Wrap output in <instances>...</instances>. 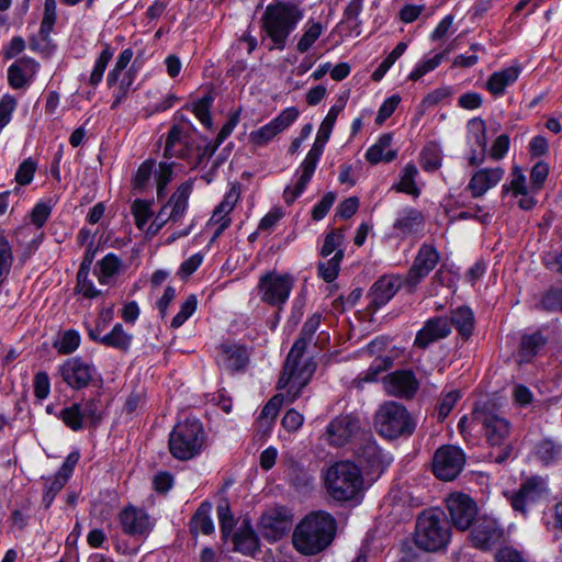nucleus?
Segmentation results:
<instances>
[{
	"label": "nucleus",
	"instance_id": "56",
	"mask_svg": "<svg viewBox=\"0 0 562 562\" xmlns=\"http://www.w3.org/2000/svg\"><path fill=\"white\" fill-rule=\"evenodd\" d=\"M504 191L512 190L515 195H526L527 194V186H526V177L524 171L518 166H515L512 170V180L509 184L503 186Z\"/></svg>",
	"mask_w": 562,
	"mask_h": 562
},
{
	"label": "nucleus",
	"instance_id": "45",
	"mask_svg": "<svg viewBox=\"0 0 562 562\" xmlns=\"http://www.w3.org/2000/svg\"><path fill=\"white\" fill-rule=\"evenodd\" d=\"M344 250L339 249L333 258L318 263V274L325 282H333L337 278Z\"/></svg>",
	"mask_w": 562,
	"mask_h": 562
},
{
	"label": "nucleus",
	"instance_id": "23",
	"mask_svg": "<svg viewBox=\"0 0 562 562\" xmlns=\"http://www.w3.org/2000/svg\"><path fill=\"white\" fill-rule=\"evenodd\" d=\"M193 184L191 181L182 182L177 190L172 193L169 200L161 206L168 218L172 223L181 221L184 216L188 206L189 199L192 193Z\"/></svg>",
	"mask_w": 562,
	"mask_h": 562
},
{
	"label": "nucleus",
	"instance_id": "8",
	"mask_svg": "<svg viewBox=\"0 0 562 562\" xmlns=\"http://www.w3.org/2000/svg\"><path fill=\"white\" fill-rule=\"evenodd\" d=\"M378 432L389 439L409 436L415 429V423L406 408L396 402H386L375 414Z\"/></svg>",
	"mask_w": 562,
	"mask_h": 562
},
{
	"label": "nucleus",
	"instance_id": "22",
	"mask_svg": "<svg viewBox=\"0 0 562 562\" xmlns=\"http://www.w3.org/2000/svg\"><path fill=\"white\" fill-rule=\"evenodd\" d=\"M120 522L123 531L131 536L147 535L153 527L148 514L133 506L125 507L120 513Z\"/></svg>",
	"mask_w": 562,
	"mask_h": 562
},
{
	"label": "nucleus",
	"instance_id": "60",
	"mask_svg": "<svg viewBox=\"0 0 562 562\" xmlns=\"http://www.w3.org/2000/svg\"><path fill=\"white\" fill-rule=\"evenodd\" d=\"M16 104V99L8 93L0 99V130L4 128L10 123Z\"/></svg>",
	"mask_w": 562,
	"mask_h": 562
},
{
	"label": "nucleus",
	"instance_id": "39",
	"mask_svg": "<svg viewBox=\"0 0 562 562\" xmlns=\"http://www.w3.org/2000/svg\"><path fill=\"white\" fill-rule=\"evenodd\" d=\"M121 268V259L114 254H108L98 262V270L95 271V274L99 282L102 284H109L120 272Z\"/></svg>",
	"mask_w": 562,
	"mask_h": 562
},
{
	"label": "nucleus",
	"instance_id": "14",
	"mask_svg": "<svg viewBox=\"0 0 562 562\" xmlns=\"http://www.w3.org/2000/svg\"><path fill=\"white\" fill-rule=\"evenodd\" d=\"M471 526L470 541L473 547L480 550L488 551L504 539L503 528L497 520L492 517H479Z\"/></svg>",
	"mask_w": 562,
	"mask_h": 562
},
{
	"label": "nucleus",
	"instance_id": "13",
	"mask_svg": "<svg viewBox=\"0 0 562 562\" xmlns=\"http://www.w3.org/2000/svg\"><path fill=\"white\" fill-rule=\"evenodd\" d=\"M547 494L546 482L540 477L528 479L519 490L508 493L507 498L517 513L527 517L529 508Z\"/></svg>",
	"mask_w": 562,
	"mask_h": 562
},
{
	"label": "nucleus",
	"instance_id": "3",
	"mask_svg": "<svg viewBox=\"0 0 562 562\" xmlns=\"http://www.w3.org/2000/svg\"><path fill=\"white\" fill-rule=\"evenodd\" d=\"M303 19V11L295 3L277 2L267 5L262 18V30L274 48L284 49L289 35Z\"/></svg>",
	"mask_w": 562,
	"mask_h": 562
},
{
	"label": "nucleus",
	"instance_id": "12",
	"mask_svg": "<svg viewBox=\"0 0 562 562\" xmlns=\"http://www.w3.org/2000/svg\"><path fill=\"white\" fill-rule=\"evenodd\" d=\"M465 463L464 452L456 446H442L434 454L432 471L441 481H452L462 471Z\"/></svg>",
	"mask_w": 562,
	"mask_h": 562
},
{
	"label": "nucleus",
	"instance_id": "62",
	"mask_svg": "<svg viewBox=\"0 0 562 562\" xmlns=\"http://www.w3.org/2000/svg\"><path fill=\"white\" fill-rule=\"evenodd\" d=\"M155 161L147 159L138 167L133 184L135 189L143 190L151 178Z\"/></svg>",
	"mask_w": 562,
	"mask_h": 562
},
{
	"label": "nucleus",
	"instance_id": "36",
	"mask_svg": "<svg viewBox=\"0 0 562 562\" xmlns=\"http://www.w3.org/2000/svg\"><path fill=\"white\" fill-rule=\"evenodd\" d=\"M70 477V468L68 465L60 467L55 475L48 477L45 482V492L43 502L46 507H49L57 493L65 486Z\"/></svg>",
	"mask_w": 562,
	"mask_h": 562
},
{
	"label": "nucleus",
	"instance_id": "17",
	"mask_svg": "<svg viewBox=\"0 0 562 562\" xmlns=\"http://www.w3.org/2000/svg\"><path fill=\"white\" fill-rule=\"evenodd\" d=\"M451 334V322L445 316L428 318L416 333L413 346L426 350L430 345L447 338Z\"/></svg>",
	"mask_w": 562,
	"mask_h": 562
},
{
	"label": "nucleus",
	"instance_id": "24",
	"mask_svg": "<svg viewBox=\"0 0 562 562\" xmlns=\"http://www.w3.org/2000/svg\"><path fill=\"white\" fill-rule=\"evenodd\" d=\"M384 386L390 395L409 398L416 393L418 382L413 372L396 371L386 376Z\"/></svg>",
	"mask_w": 562,
	"mask_h": 562
},
{
	"label": "nucleus",
	"instance_id": "10",
	"mask_svg": "<svg viewBox=\"0 0 562 562\" xmlns=\"http://www.w3.org/2000/svg\"><path fill=\"white\" fill-rule=\"evenodd\" d=\"M294 279L290 274L269 272L261 276L258 282V294L261 301L270 305H283L292 291Z\"/></svg>",
	"mask_w": 562,
	"mask_h": 562
},
{
	"label": "nucleus",
	"instance_id": "46",
	"mask_svg": "<svg viewBox=\"0 0 562 562\" xmlns=\"http://www.w3.org/2000/svg\"><path fill=\"white\" fill-rule=\"evenodd\" d=\"M357 457L368 465L380 462L381 450L376 442L370 438L366 439L356 450Z\"/></svg>",
	"mask_w": 562,
	"mask_h": 562
},
{
	"label": "nucleus",
	"instance_id": "40",
	"mask_svg": "<svg viewBox=\"0 0 562 562\" xmlns=\"http://www.w3.org/2000/svg\"><path fill=\"white\" fill-rule=\"evenodd\" d=\"M211 506L202 504L193 515L190 521V531L192 533L211 535L214 531V524L210 516Z\"/></svg>",
	"mask_w": 562,
	"mask_h": 562
},
{
	"label": "nucleus",
	"instance_id": "48",
	"mask_svg": "<svg viewBox=\"0 0 562 562\" xmlns=\"http://www.w3.org/2000/svg\"><path fill=\"white\" fill-rule=\"evenodd\" d=\"M132 214L135 218L137 228L143 229L148 220L153 216L151 203L145 200L137 199L131 206Z\"/></svg>",
	"mask_w": 562,
	"mask_h": 562
},
{
	"label": "nucleus",
	"instance_id": "63",
	"mask_svg": "<svg viewBox=\"0 0 562 562\" xmlns=\"http://www.w3.org/2000/svg\"><path fill=\"white\" fill-rule=\"evenodd\" d=\"M80 344V336L76 330H67L61 336L59 342L56 344V348L60 353L68 355L74 352Z\"/></svg>",
	"mask_w": 562,
	"mask_h": 562
},
{
	"label": "nucleus",
	"instance_id": "32",
	"mask_svg": "<svg viewBox=\"0 0 562 562\" xmlns=\"http://www.w3.org/2000/svg\"><path fill=\"white\" fill-rule=\"evenodd\" d=\"M424 221V216L418 210L409 207L398 214L393 227L402 235H408L422 229Z\"/></svg>",
	"mask_w": 562,
	"mask_h": 562
},
{
	"label": "nucleus",
	"instance_id": "44",
	"mask_svg": "<svg viewBox=\"0 0 562 562\" xmlns=\"http://www.w3.org/2000/svg\"><path fill=\"white\" fill-rule=\"evenodd\" d=\"M417 173L418 170L414 165H406L403 169L400 182L394 186L396 191L417 196L419 194V190L415 184Z\"/></svg>",
	"mask_w": 562,
	"mask_h": 562
},
{
	"label": "nucleus",
	"instance_id": "37",
	"mask_svg": "<svg viewBox=\"0 0 562 562\" xmlns=\"http://www.w3.org/2000/svg\"><path fill=\"white\" fill-rule=\"evenodd\" d=\"M547 344V339L540 333L524 335L518 352L519 362H529Z\"/></svg>",
	"mask_w": 562,
	"mask_h": 562
},
{
	"label": "nucleus",
	"instance_id": "61",
	"mask_svg": "<svg viewBox=\"0 0 562 562\" xmlns=\"http://www.w3.org/2000/svg\"><path fill=\"white\" fill-rule=\"evenodd\" d=\"M217 516L221 526V532L224 539L232 533L233 528L235 526L234 517L231 513L229 506L227 504H221L217 506Z\"/></svg>",
	"mask_w": 562,
	"mask_h": 562
},
{
	"label": "nucleus",
	"instance_id": "29",
	"mask_svg": "<svg viewBox=\"0 0 562 562\" xmlns=\"http://www.w3.org/2000/svg\"><path fill=\"white\" fill-rule=\"evenodd\" d=\"M218 362L228 371H239L248 363V352L240 346L223 345L218 355Z\"/></svg>",
	"mask_w": 562,
	"mask_h": 562
},
{
	"label": "nucleus",
	"instance_id": "57",
	"mask_svg": "<svg viewBox=\"0 0 562 562\" xmlns=\"http://www.w3.org/2000/svg\"><path fill=\"white\" fill-rule=\"evenodd\" d=\"M12 249L11 246L3 235V233L0 232V277L5 279L11 265H12Z\"/></svg>",
	"mask_w": 562,
	"mask_h": 562
},
{
	"label": "nucleus",
	"instance_id": "27",
	"mask_svg": "<svg viewBox=\"0 0 562 562\" xmlns=\"http://www.w3.org/2000/svg\"><path fill=\"white\" fill-rule=\"evenodd\" d=\"M261 525L266 537L278 540L290 529L288 512L284 508L270 509L262 516Z\"/></svg>",
	"mask_w": 562,
	"mask_h": 562
},
{
	"label": "nucleus",
	"instance_id": "49",
	"mask_svg": "<svg viewBox=\"0 0 562 562\" xmlns=\"http://www.w3.org/2000/svg\"><path fill=\"white\" fill-rule=\"evenodd\" d=\"M562 451V447L550 439H543L538 442L536 453L546 464L553 462Z\"/></svg>",
	"mask_w": 562,
	"mask_h": 562
},
{
	"label": "nucleus",
	"instance_id": "25",
	"mask_svg": "<svg viewBox=\"0 0 562 562\" xmlns=\"http://www.w3.org/2000/svg\"><path fill=\"white\" fill-rule=\"evenodd\" d=\"M192 147V138L189 131L180 125H173L167 135L165 144V158H182L187 156Z\"/></svg>",
	"mask_w": 562,
	"mask_h": 562
},
{
	"label": "nucleus",
	"instance_id": "58",
	"mask_svg": "<svg viewBox=\"0 0 562 562\" xmlns=\"http://www.w3.org/2000/svg\"><path fill=\"white\" fill-rule=\"evenodd\" d=\"M196 297L195 295H189L187 300L181 304L180 311L171 321V326L178 328L195 312L196 310Z\"/></svg>",
	"mask_w": 562,
	"mask_h": 562
},
{
	"label": "nucleus",
	"instance_id": "41",
	"mask_svg": "<svg viewBox=\"0 0 562 562\" xmlns=\"http://www.w3.org/2000/svg\"><path fill=\"white\" fill-rule=\"evenodd\" d=\"M323 31L324 27L321 22L308 20L305 23L303 34L296 44L297 52L306 53L321 37Z\"/></svg>",
	"mask_w": 562,
	"mask_h": 562
},
{
	"label": "nucleus",
	"instance_id": "38",
	"mask_svg": "<svg viewBox=\"0 0 562 562\" xmlns=\"http://www.w3.org/2000/svg\"><path fill=\"white\" fill-rule=\"evenodd\" d=\"M393 361L392 358L389 356H378L374 358L373 362L370 364L367 371L360 373L355 380L353 384L357 387H362L363 383H371L375 382L378 379V375L386 371L391 366Z\"/></svg>",
	"mask_w": 562,
	"mask_h": 562
},
{
	"label": "nucleus",
	"instance_id": "18",
	"mask_svg": "<svg viewBox=\"0 0 562 562\" xmlns=\"http://www.w3.org/2000/svg\"><path fill=\"white\" fill-rule=\"evenodd\" d=\"M401 286H403V281L395 276H383L379 278L371 285L367 294L369 311L375 313L379 308L389 303Z\"/></svg>",
	"mask_w": 562,
	"mask_h": 562
},
{
	"label": "nucleus",
	"instance_id": "5",
	"mask_svg": "<svg viewBox=\"0 0 562 562\" xmlns=\"http://www.w3.org/2000/svg\"><path fill=\"white\" fill-rule=\"evenodd\" d=\"M324 482L327 493L340 502L353 499L363 490L362 473L355 463L349 461L330 465L325 473Z\"/></svg>",
	"mask_w": 562,
	"mask_h": 562
},
{
	"label": "nucleus",
	"instance_id": "26",
	"mask_svg": "<svg viewBox=\"0 0 562 562\" xmlns=\"http://www.w3.org/2000/svg\"><path fill=\"white\" fill-rule=\"evenodd\" d=\"M505 171L503 168H483L477 170L470 179L468 190L473 198L484 195L491 188L497 186Z\"/></svg>",
	"mask_w": 562,
	"mask_h": 562
},
{
	"label": "nucleus",
	"instance_id": "43",
	"mask_svg": "<svg viewBox=\"0 0 562 562\" xmlns=\"http://www.w3.org/2000/svg\"><path fill=\"white\" fill-rule=\"evenodd\" d=\"M113 55L114 49L111 48L109 44H104L103 49L101 50L99 57L95 59L93 69L89 77V83L92 87H97L102 81L106 66L112 59Z\"/></svg>",
	"mask_w": 562,
	"mask_h": 562
},
{
	"label": "nucleus",
	"instance_id": "16",
	"mask_svg": "<svg viewBox=\"0 0 562 562\" xmlns=\"http://www.w3.org/2000/svg\"><path fill=\"white\" fill-rule=\"evenodd\" d=\"M299 116V110L290 106L283 110L277 117L266 125L252 131L249 140L257 147H262L271 142L277 135L285 131Z\"/></svg>",
	"mask_w": 562,
	"mask_h": 562
},
{
	"label": "nucleus",
	"instance_id": "55",
	"mask_svg": "<svg viewBox=\"0 0 562 562\" xmlns=\"http://www.w3.org/2000/svg\"><path fill=\"white\" fill-rule=\"evenodd\" d=\"M213 98L211 95H204L193 104V113L196 119L206 127L212 128V119L210 114V108Z\"/></svg>",
	"mask_w": 562,
	"mask_h": 562
},
{
	"label": "nucleus",
	"instance_id": "19",
	"mask_svg": "<svg viewBox=\"0 0 562 562\" xmlns=\"http://www.w3.org/2000/svg\"><path fill=\"white\" fill-rule=\"evenodd\" d=\"M360 420L353 415H341L333 419L326 428L327 441L336 447L349 442L359 431Z\"/></svg>",
	"mask_w": 562,
	"mask_h": 562
},
{
	"label": "nucleus",
	"instance_id": "15",
	"mask_svg": "<svg viewBox=\"0 0 562 562\" xmlns=\"http://www.w3.org/2000/svg\"><path fill=\"white\" fill-rule=\"evenodd\" d=\"M446 506L452 524L459 530H467L476 520L475 502L463 493H453L446 499Z\"/></svg>",
	"mask_w": 562,
	"mask_h": 562
},
{
	"label": "nucleus",
	"instance_id": "4",
	"mask_svg": "<svg viewBox=\"0 0 562 562\" xmlns=\"http://www.w3.org/2000/svg\"><path fill=\"white\" fill-rule=\"evenodd\" d=\"M472 422L480 425L488 445L496 448L491 451V458L496 463L505 462L512 454L513 448L508 443L510 424L502 415L486 408H475L472 413Z\"/></svg>",
	"mask_w": 562,
	"mask_h": 562
},
{
	"label": "nucleus",
	"instance_id": "1",
	"mask_svg": "<svg viewBox=\"0 0 562 562\" xmlns=\"http://www.w3.org/2000/svg\"><path fill=\"white\" fill-rule=\"evenodd\" d=\"M319 313L313 314L304 323L300 337L293 344L285 361L277 387L286 389V400L294 402L303 387L314 374L315 364L310 360H302V356L321 325Z\"/></svg>",
	"mask_w": 562,
	"mask_h": 562
},
{
	"label": "nucleus",
	"instance_id": "64",
	"mask_svg": "<svg viewBox=\"0 0 562 562\" xmlns=\"http://www.w3.org/2000/svg\"><path fill=\"white\" fill-rule=\"evenodd\" d=\"M89 272L77 273V285L76 290L87 299H93L101 294V291L95 289L92 280L88 278Z\"/></svg>",
	"mask_w": 562,
	"mask_h": 562
},
{
	"label": "nucleus",
	"instance_id": "35",
	"mask_svg": "<svg viewBox=\"0 0 562 562\" xmlns=\"http://www.w3.org/2000/svg\"><path fill=\"white\" fill-rule=\"evenodd\" d=\"M133 341V335L125 331L121 324H115L110 333L99 339V344L127 352Z\"/></svg>",
	"mask_w": 562,
	"mask_h": 562
},
{
	"label": "nucleus",
	"instance_id": "31",
	"mask_svg": "<svg viewBox=\"0 0 562 562\" xmlns=\"http://www.w3.org/2000/svg\"><path fill=\"white\" fill-rule=\"evenodd\" d=\"M234 549L246 555H252L258 549V538L249 520H243L233 536Z\"/></svg>",
	"mask_w": 562,
	"mask_h": 562
},
{
	"label": "nucleus",
	"instance_id": "9",
	"mask_svg": "<svg viewBox=\"0 0 562 562\" xmlns=\"http://www.w3.org/2000/svg\"><path fill=\"white\" fill-rule=\"evenodd\" d=\"M328 139L329 138H323L322 135L317 134L312 148L295 172V183L286 186L283 191V199L286 204H293L295 200L304 192L307 183L311 181L316 170L319 158L324 151L325 144Z\"/></svg>",
	"mask_w": 562,
	"mask_h": 562
},
{
	"label": "nucleus",
	"instance_id": "34",
	"mask_svg": "<svg viewBox=\"0 0 562 562\" xmlns=\"http://www.w3.org/2000/svg\"><path fill=\"white\" fill-rule=\"evenodd\" d=\"M448 319L451 322V327L454 326L463 339L471 337L474 329V315L469 307L461 306L456 308L451 312V316Z\"/></svg>",
	"mask_w": 562,
	"mask_h": 562
},
{
	"label": "nucleus",
	"instance_id": "6",
	"mask_svg": "<svg viewBox=\"0 0 562 562\" xmlns=\"http://www.w3.org/2000/svg\"><path fill=\"white\" fill-rule=\"evenodd\" d=\"M204 439L202 424L196 419L187 418L178 423L170 432L169 451L178 460H190L201 452Z\"/></svg>",
	"mask_w": 562,
	"mask_h": 562
},
{
	"label": "nucleus",
	"instance_id": "53",
	"mask_svg": "<svg viewBox=\"0 0 562 562\" xmlns=\"http://www.w3.org/2000/svg\"><path fill=\"white\" fill-rule=\"evenodd\" d=\"M345 103L338 102L330 106L327 115L323 120L317 134L322 135L323 138H329L333 132L334 125L339 113L344 110Z\"/></svg>",
	"mask_w": 562,
	"mask_h": 562
},
{
	"label": "nucleus",
	"instance_id": "50",
	"mask_svg": "<svg viewBox=\"0 0 562 562\" xmlns=\"http://www.w3.org/2000/svg\"><path fill=\"white\" fill-rule=\"evenodd\" d=\"M345 239L344 231L341 228L330 231L324 240V244L321 248V256L326 258L330 256L333 252H337Z\"/></svg>",
	"mask_w": 562,
	"mask_h": 562
},
{
	"label": "nucleus",
	"instance_id": "2",
	"mask_svg": "<svg viewBox=\"0 0 562 562\" xmlns=\"http://www.w3.org/2000/svg\"><path fill=\"white\" fill-rule=\"evenodd\" d=\"M335 532V518L325 512H314L305 516L295 527L293 546L304 555H314L331 543Z\"/></svg>",
	"mask_w": 562,
	"mask_h": 562
},
{
	"label": "nucleus",
	"instance_id": "33",
	"mask_svg": "<svg viewBox=\"0 0 562 562\" xmlns=\"http://www.w3.org/2000/svg\"><path fill=\"white\" fill-rule=\"evenodd\" d=\"M392 136L383 134L375 144H373L366 153V158L370 164H379L381 161L390 162L395 156L396 151L392 150Z\"/></svg>",
	"mask_w": 562,
	"mask_h": 562
},
{
	"label": "nucleus",
	"instance_id": "20",
	"mask_svg": "<svg viewBox=\"0 0 562 562\" xmlns=\"http://www.w3.org/2000/svg\"><path fill=\"white\" fill-rule=\"evenodd\" d=\"M94 368L81 358H70L60 367L63 380L72 389L86 387L92 380Z\"/></svg>",
	"mask_w": 562,
	"mask_h": 562
},
{
	"label": "nucleus",
	"instance_id": "28",
	"mask_svg": "<svg viewBox=\"0 0 562 562\" xmlns=\"http://www.w3.org/2000/svg\"><path fill=\"white\" fill-rule=\"evenodd\" d=\"M520 71L519 66H510L492 74L485 83L486 90L494 97L503 95L506 88L518 80Z\"/></svg>",
	"mask_w": 562,
	"mask_h": 562
},
{
	"label": "nucleus",
	"instance_id": "30",
	"mask_svg": "<svg viewBox=\"0 0 562 562\" xmlns=\"http://www.w3.org/2000/svg\"><path fill=\"white\" fill-rule=\"evenodd\" d=\"M467 127L470 137L481 148V154H477L475 150L472 151L471 156L469 157V165L479 166L484 161L485 149L487 145L485 123L482 119L474 117L468 122Z\"/></svg>",
	"mask_w": 562,
	"mask_h": 562
},
{
	"label": "nucleus",
	"instance_id": "59",
	"mask_svg": "<svg viewBox=\"0 0 562 562\" xmlns=\"http://www.w3.org/2000/svg\"><path fill=\"white\" fill-rule=\"evenodd\" d=\"M420 165L426 171L437 170L441 166L439 150L434 146L426 147L420 155Z\"/></svg>",
	"mask_w": 562,
	"mask_h": 562
},
{
	"label": "nucleus",
	"instance_id": "7",
	"mask_svg": "<svg viewBox=\"0 0 562 562\" xmlns=\"http://www.w3.org/2000/svg\"><path fill=\"white\" fill-rule=\"evenodd\" d=\"M449 522L442 513L425 512L416 521L415 544L425 551H438L450 541Z\"/></svg>",
	"mask_w": 562,
	"mask_h": 562
},
{
	"label": "nucleus",
	"instance_id": "11",
	"mask_svg": "<svg viewBox=\"0 0 562 562\" xmlns=\"http://www.w3.org/2000/svg\"><path fill=\"white\" fill-rule=\"evenodd\" d=\"M439 261V252L428 244H423L412 267L403 279V288L407 293H414L418 284L435 269Z\"/></svg>",
	"mask_w": 562,
	"mask_h": 562
},
{
	"label": "nucleus",
	"instance_id": "21",
	"mask_svg": "<svg viewBox=\"0 0 562 562\" xmlns=\"http://www.w3.org/2000/svg\"><path fill=\"white\" fill-rule=\"evenodd\" d=\"M40 64L31 57H21L8 68V83L13 89H26L35 79Z\"/></svg>",
	"mask_w": 562,
	"mask_h": 562
},
{
	"label": "nucleus",
	"instance_id": "51",
	"mask_svg": "<svg viewBox=\"0 0 562 562\" xmlns=\"http://www.w3.org/2000/svg\"><path fill=\"white\" fill-rule=\"evenodd\" d=\"M443 58H445V53H438L430 58L422 60L415 67V69L409 74L408 79L414 80V81L418 80L426 74L436 69L440 65V63L442 61Z\"/></svg>",
	"mask_w": 562,
	"mask_h": 562
},
{
	"label": "nucleus",
	"instance_id": "52",
	"mask_svg": "<svg viewBox=\"0 0 562 562\" xmlns=\"http://www.w3.org/2000/svg\"><path fill=\"white\" fill-rule=\"evenodd\" d=\"M283 398H284V396L282 394H277V395L272 396L268 401V403L263 406V408L260 413L259 422L270 426L271 423L276 419V417L282 406Z\"/></svg>",
	"mask_w": 562,
	"mask_h": 562
},
{
	"label": "nucleus",
	"instance_id": "47",
	"mask_svg": "<svg viewBox=\"0 0 562 562\" xmlns=\"http://www.w3.org/2000/svg\"><path fill=\"white\" fill-rule=\"evenodd\" d=\"M59 418L71 430L78 431L82 428L81 404L75 403L60 411Z\"/></svg>",
	"mask_w": 562,
	"mask_h": 562
},
{
	"label": "nucleus",
	"instance_id": "54",
	"mask_svg": "<svg viewBox=\"0 0 562 562\" xmlns=\"http://www.w3.org/2000/svg\"><path fill=\"white\" fill-rule=\"evenodd\" d=\"M540 306L547 312H562V288H551L542 296Z\"/></svg>",
	"mask_w": 562,
	"mask_h": 562
},
{
	"label": "nucleus",
	"instance_id": "42",
	"mask_svg": "<svg viewBox=\"0 0 562 562\" xmlns=\"http://www.w3.org/2000/svg\"><path fill=\"white\" fill-rule=\"evenodd\" d=\"M363 8V0H350L344 10L341 23L346 24L351 33L360 35L361 21L359 15Z\"/></svg>",
	"mask_w": 562,
	"mask_h": 562
}]
</instances>
